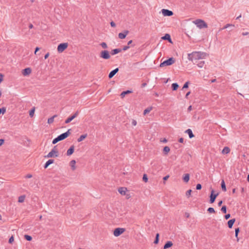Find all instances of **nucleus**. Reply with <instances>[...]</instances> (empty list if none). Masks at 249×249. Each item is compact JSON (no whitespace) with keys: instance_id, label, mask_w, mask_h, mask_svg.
Here are the masks:
<instances>
[{"instance_id":"1","label":"nucleus","mask_w":249,"mask_h":249,"mask_svg":"<svg viewBox=\"0 0 249 249\" xmlns=\"http://www.w3.org/2000/svg\"><path fill=\"white\" fill-rule=\"evenodd\" d=\"M207 54L205 53L195 52L188 54V59L192 61H196L205 59Z\"/></svg>"},{"instance_id":"2","label":"nucleus","mask_w":249,"mask_h":249,"mask_svg":"<svg viewBox=\"0 0 249 249\" xmlns=\"http://www.w3.org/2000/svg\"><path fill=\"white\" fill-rule=\"evenodd\" d=\"M118 191L120 195L125 196L126 199H129L131 197L129 190L127 188L124 187H121L118 189Z\"/></svg>"},{"instance_id":"3","label":"nucleus","mask_w":249,"mask_h":249,"mask_svg":"<svg viewBox=\"0 0 249 249\" xmlns=\"http://www.w3.org/2000/svg\"><path fill=\"white\" fill-rule=\"evenodd\" d=\"M70 129H69L66 132L64 133L61 134L60 135L58 136L57 138L53 140L52 143L53 144H55L59 141L63 140L67 138L70 135Z\"/></svg>"},{"instance_id":"4","label":"nucleus","mask_w":249,"mask_h":249,"mask_svg":"<svg viewBox=\"0 0 249 249\" xmlns=\"http://www.w3.org/2000/svg\"><path fill=\"white\" fill-rule=\"evenodd\" d=\"M193 23L199 29L207 28V23L203 20L198 19L193 21Z\"/></svg>"},{"instance_id":"5","label":"nucleus","mask_w":249,"mask_h":249,"mask_svg":"<svg viewBox=\"0 0 249 249\" xmlns=\"http://www.w3.org/2000/svg\"><path fill=\"white\" fill-rule=\"evenodd\" d=\"M69 46L68 42H64L59 44L57 47V51L58 53H62Z\"/></svg>"},{"instance_id":"6","label":"nucleus","mask_w":249,"mask_h":249,"mask_svg":"<svg viewBox=\"0 0 249 249\" xmlns=\"http://www.w3.org/2000/svg\"><path fill=\"white\" fill-rule=\"evenodd\" d=\"M175 62V59L173 57H171L168 60H165L163 62L161 63L160 65V67L162 68L166 66H170L173 64Z\"/></svg>"},{"instance_id":"7","label":"nucleus","mask_w":249,"mask_h":249,"mask_svg":"<svg viewBox=\"0 0 249 249\" xmlns=\"http://www.w3.org/2000/svg\"><path fill=\"white\" fill-rule=\"evenodd\" d=\"M125 231V229L124 228H117L113 231V234L115 237H118L123 234Z\"/></svg>"},{"instance_id":"8","label":"nucleus","mask_w":249,"mask_h":249,"mask_svg":"<svg viewBox=\"0 0 249 249\" xmlns=\"http://www.w3.org/2000/svg\"><path fill=\"white\" fill-rule=\"evenodd\" d=\"M58 156V151L55 147H54L46 156V158H50L53 157H57Z\"/></svg>"},{"instance_id":"9","label":"nucleus","mask_w":249,"mask_h":249,"mask_svg":"<svg viewBox=\"0 0 249 249\" xmlns=\"http://www.w3.org/2000/svg\"><path fill=\"white\" fill-rule=\"evenodd\" d=\"M100 57L104 59H108L110 58V55L108 51L103 50L100 52Z\"/></svg>"},{"instance_id":"10","label":"nucleus","mask_w":249,"mask_h":249,"mask_svg":"<svg viewBox=\"0 0 249 249\" xmlns=\"http://www.w3.org/2000/svg\"><path fill=\"white\" fill-rule=\"evenodd\" d=\"M161 12L164 17H170L173 15V12L168 9H162L161 10Z\"/></svg>"},{"instance_id":"11","label":"nucleus","mask_w":249,"mask_h":249,"mask_svg":"<svg viewBox=\"0 0 249 249\" xmlns=\"http://www.w3.org/2000/svg\"><path fill=\"white\" fill-rule=\"evenodd\" d=\"M32 72V70L30 68H26L24 70H22L21 71V73L23 76H28Z\"/></svg>"},{"instance_id":"12","label":"nucleus","mask_w":249,"mask_h":249,"mask_svg":"<svg viewBox=\"0 0 249 249\" xmlns=\"http://www.w3.org/2000/svg\"><path fill=\"white\" fill-rule=\"evenodd\" d=\"M78 115V112H76L75 113H74L72 115L67 118L65 120V123L68 124L70 123L73 119H74L75 118H76Z\"/></svg>"},{"instance_id":"13","label":"nucleus","mask_w":249,"mask_h":249,"mask_svg":"<svg viewBox=\"0 0 249 249\" xmlns=\"http://www.w3.org/2000/svg\"><path fill=\"white\" fill-rule=\"evenodd\" d=\"M214 190H212L211 196H210V203H213L214 202L216 197L218 195V194H214Z\"/></svg>"},{"instance_id":"14","label":"nucleus","mask_w":249,"mask_h":249,"mask_svg":"<svg viewBox=\"0 0 249 249\" xmlns=\"http://www.w3.org/2000/svg\"><path fill=\"white\" fill-rule=\"evenodd\" d=\"M128 31L125 30L123 33H120L118 34V37L120 39H124L126 37V36L128 34Z\"/></svg>"},{"instance_id":"15","label":"nucleus","mask_w":249,"mask_h":249,"mask_svg":"<svg viewBox=\"0 0 249 249\" xmlns=\"http://www.w3.org/2000/svg\"><path fill=\"white\" fill-rule=\"evenodd\" d=\"M69 165L71 167V170L73 171L76 169V161L75 160H71L69 163Z\"/></svg>"},{"instance_id":"16","label":"nucleus","mask_w":249,"mask_h":249,"mask_svg":"<svg viewBox=\"0 0 249 249\" xmlns=\"http://www.w3.org/2000/svg\"><path fill=\"white\" fill-rule=\"evenodd\" d=\"M74 150V145H71L70 148L67 150V156H71L72 155Z\"/></svg>"},{"instance_id":"17","label":"nucleus","mask_w":249,"mask_h":249,"mask_svg":"<svg viewBox=\"0 0 249 249\" xmlns=\"http://www.w3.org/2000/svg\"><path fill=\"white\" fill-rule=\"evenodd\" d=\"M230 148L229 147L226 146L224 147L221 152L222 154H228L230 152Z\"/></svg>"},{"instance_id":"18","label":"nucleus","mask_w":249,"mask_h":249,"mask_svg":"<svg viewBox=\"0 0 249 249\" xmlns=\"http://www.w3.org/2000/svg\"><path fill=\"white\" fill-rule=\"evenodd\" d=\"M119 69L118 68H116L114 69V70L112 71L108 75V77L109 78H111L113 77V76L118 71Z\"/></svg>"},{"instance_id":"19","label":"nucleus","mask_w":249,"mask_h":249,"mask_svg":"<svg viewBox=\"0 0 249 249\" xmlns=\"http://www.w3.org/2000/svg\"><path fill=\"white\" fill-rule=\"evenodd\" d=\"M173 244L172 241H167L165 244L164 245L163 249H167L170 247H171L173 246Z\"/></svg>"},{"instance_id":"20","label":"nucleus","mask_w":249,"mask_h":249,"mask_svg":"<svg viewBox=\"0 0 249 249\" xmlns=\"http://www.w3.org/2000/svg\"><path fill=\"white\" fill-rule=\"evenodd\" d=\"M190 179V175L189 174H185L183 175V181L187 183Z\"/></svg>"},{"instance_id":"21","label":"nucleus","mask_w":249,"mask_h":249,"mask_svg":"<svg viewBox=\"0 0 249 249\" xmlns=\"http://www.w3.org/2000/svg\"><path fill=\"white\" fill-rule=\"evenodd\" d=\"M161 39L163 40H168L170 43H172V40L171 39V37L170 35L166 34L165 35L161 37Z\"/></svg>"},{"instance_id":"22","label":"nucleus","mask_w":249,"mask_h":249,"mask_svg":"<svg viewBox=\"0 0 249 249\" xmlns=\"http://www.w3.org/2000/svg\"><path fill=\"white\" fill-rule=\"evenodd\" d=\"M170 151V148L169 146H166L163 149V153L165 155H167Z\"/></svg>"},{"instance_id":"23","label":"nucleus","mask_w":249,"mask_h":249,"mask_svg":"<svg viewBox=\"0 0 249 249\" xmlns=\"http://www.w3.org/2000/svg\"><path fill=\"white\" fill-rule=\"evenodd\" d=\"M235 221V219L234 218H233V219H231L228 222V227L229 228H231L232 227V226H233V224L234 223Z\"/></svg>"},{"instance_id":"24","label":"nucleus","mask_w":249,"mask_h":249,"mask_svg":"<svg viewBox=\"0 0 249 249\" xmlns=\"http://www.w3.org/2000/svg\"><path fill=\"white\" fill-rule=\"evenodd\" d=\"M185 133L188 134L190 138H192L194 137V135L193 134L191 129H188L185 131Z\"/></svg>"},{"instance_id":"25","label":"nucleus","mask_w":249,"mask_h":249,"mask_svg":"<svg viewBox=\"0 0 249 249\" xmlns=\"http://www.w3.org/2000/svg\"><path fill=\"white\" fill-rule=\"evenodd\" d=\"M122 51L120 49H115L111 51V53L112 55H115L120 53Z\"/></svg>"},{"instance_id":"26","label":"nucleus","mask_w":249,"mask_h":249,"mask_svg":"<svg viewBox=\"0 0 249 249\" xmlns=\"http://www.w3.org/2000/svg\"><path fill=\"white\" fill-rule=\"evenodd\" d=\"M26 198L25 195H22L18 197V202L19 203H22L24 201Z\"/></svg>"},{"instance_id":"27","label":"nucleus","mask_w":249,"mask_h":249,"mask_svg":"<svg viewBox=\"0 0 249 249\" xmlns=\"http://www.w3.org/2000/svg\"><path fill=\"white\" fill-rule=\"evenodd\" d=\"M87 137V134L82 135L78 138V139H77V141L78 142H81L83 141Z\"/></svg>"},{"instance_id":"28","label":"nucleus","mask_w":249,"mask_h":249,"mask_svg":"<svg viewBox=\"0 0 249 249\" xmlns=\"http://www.w3.org/2000/svg\"><path fill=\"white\" fill-rule=\"evenodd\" d=\"M53 162H54V160H48L46 162V163L45 164L44 168L45 169L47 168L51 164L53 163Z\"/></svg>"},{"instance_id":"29","label":"nucleus","mask_w":249,"mask_h":249,"mask_svg":"<svg viewBox=\"0 0 249 249\" xmlns=\"http://www.w3.org/2000/svg\"><path fill=\"white\" fill-rule=\"evenodd\" d=\"M153 109L152 107H149L146 109H145L143 111V115H145L146 114L149 113Z\"/></svg>"},{"instance_id":"30","label":"nucleus","mask_w":249,"mask_h":249,"mask_svg":"<svg viewBox=\"0 0 249 249\" xmlns=\"http://www.w3.org/2000/svg\"><path fill=\"white\" fill-rule=\"evenodd\" d=\"M56 116H57V115H53V117H51V118H49V119H48V121H47L48 123L49 124H52V123L54 122V118H55Z\"/></svg>"},{"instance_id":"31","label":"nucleus","mask_w":249,"mask_h":249,"mask_svg":"<svg viewBox=\"0 0 249 249\" xmlns=\"http://www.w3.org/2000/svg\"><path fill=\"white\" fill-rule=\"evenodd\" d=\"M131 93V91L130 90H126V91H123V92L121 93L120 96L121 97V98H124L125 95L127 94H128V93Z\"/></svg>"},{"instance_id":"32","label":"nucleus","mask_w":249,"mask_h":249,"mask_svg":"<svg viewBox=\"0 0 249 249\" xmlns=\"http://www.w3.org/2000/svg\"><path fill=\"white\" fill-rule=\"evenodd\" d=\"M172 88L173 90H176L178 88V85L177 83H173L172 84Z\"/></svg>"},{"instance_id":"33","label":"nucleus","mask_w":249,"mask_h":249,"mask_svg":"<svg viewBox=\"0 0 249 249\" xmlns=\"http://www.w3.org/2000/svg\"><path fill=\"white\" fill-rule=\"evenodd\" d=\"M35 112V108H33L30 111H29V115L31 117H33L34 116Z\"/></svg>"},{"instance_id":"34","label":"nucleus","mask_w":249,"mask_h":249,"mask_svg":"<svg viewBox=\"0 0 249 249\" xmlns=\"http://www.w3.org/2000/svg\"><path fill=\"white\" fill-rule=\"evenodd\" d=\"M221 188L224 191H226V187L224 181L223 180L221 182Z\"/></svg>"},{"instance_id":"35","label":"nucleus","mask_w":249,"mask_h":249,"mask_svg":"<svg viewBox=\"0 0 249 249\" xmlns=\"http://www.w3.org/2000/svg\"><path fill=\"white\" fill-rule=\"evenodd\" d=\"M240 230H239V228H236L235 230V237H236L237 238V241H239V239L238 238V233L239 232Z\"/></svg>"},{"instance_id":"36","label":"nucleus","mask_w":249,"mask_h":249,"mask_svg":"<svg viewBox=\"0 0 249 249\" xmlns=\"http://www.w3.org/2000/svg\"><path fill=\"white\" fill-rule=\"evenodd\" d=\"M205 64L204 61H200L198 64H197V65L199 68H202L204 66V65Z\"/></svg>"},{"instance_id":"37","label":"nucleus","mask_w":249,"mask_h":249,"mask_svg":"<svg viewBox=\"0 0 249 249\" xmlns=\"http://www.w3.org/2000/svg\"><path fill=\"white\" fill-rule=\"evenodd\" d=\"M159 234L157 233L156 236V239L154 241V243L156 244H157L159 243Z\"/></svg>"},{"instance_id":"38","label":"nucleus","mask_w":249,"mask_h":249,"mask_svg":"<svg viewBox=\"0 0 249 249\" xmlns=\"http://www.w3.org/2000/svg\"><path fill=\"white\" fill-rule=\"evenodd\" d=\"M191 193H192V190H188L186 192V196L189 198L191 195Z\"/></svg>"},{"instance_id":"39","label":"nucleus","mask_w":249,"mask_h":249,"mask_svg":"<svg viewBox=\"0 0 249 249\" xmlns=\"http://www.w3.org/2000/svg\"><path fill=\"white\" fill-rule=\"evenodd\" d=\"M148 178L146 174H144L142 177V180L144 182H147L148 181Z\"/></svg>"},{"instance_id":"40","label":"nucleus","mask_w":249,"mask_h":249,"mask_svg":"<svg viewBox=\"0 0 249 249\" xmlns=\"http://www.w3.org/2000/svg\"><path fill=\"white\" fill-rule=\"evenodd\" d=\"M100 45L103 49H107V45L106 43L105 42H102L100 44Z\"/></svg>"},{"instance_id":"41","label":"nucleus","mask_w":249,"mask_h":249,"mask_svg":"<svg viewBox=\"0 0 249 249\" xmlns=\"http://www.w3.org/2000/svg\"><path fill=\"white\" fill-rule=\"evenodd\" d=\"M221 211L224 213H226L227 212V208L226 206H223L221 209Z\"/></svg>"},{"instance_id":"42","label":"nucleus","mask_w":249,"mask_h":249,"mask_svg":"<svg viewBox=\"0 0 249 249\" xmlns=\"http://www.w3.org/2000/svg\"><path fill=\"white\" fill-rule=\"evenodd\" d=\"M24 238L27 240V241H31L32 239V237L28 235H25Z\"/></svg>"},{"instance_id":"43","label":"nucleus","mask_w":249,"mask_h":249,"mask_svg":"<svg viewBox=\"0 0 249 249\" xmlns=\"http://www.w3.org/2000/svg\"><path fill=\"white\" fill-rule=\"evenodd\" d=\"M6 112V108L5 107H1L0 108V114H4V113Z\"/></svg>"},{"instance_id":"44","label":"nucleus","mask_w":249,"mask_h":249,"mask_svg":"<svg viewBox=\"0 0 249 249\" xmlns=\"http://www.w3.org/2000/svg\"><path fill=\"white\" fill-rule=\"evenodd\" d=\"M208 211L210 213H215V210L213 208H209L208 209Z\"/></svg>"},{"instance_id":"45","label":"nucleus","mask_w":249,"mask_h":249,"mask_svg":"<svg viewBox=\"0 0 249 249\" xmlns=\"http://www.w3.org/2000/svg\"><path fill=\"white\" fill-rule=\"evenodd\" d=\"M131 124L133 126H136L137 124V122L135 120L132 119L131 121Z\"/></svg>"},{"instance_id":"46","label":"nucleus","mask_w":249,"mask_h":249,"mask_svg":"<svg viewBox=\"0 0 249 249\" xmlns=\"http://www.w3.org/2000/svg\"><path fill=\"white\" fill-rule=\"evenodd\" d=\"M14 241V236L12 235L9 239V243H12V242H13Z\"/></svg>"},{"instance_id":"47","label":"nucleus","mask_w":249,"mask_h":249,"mask_svg":"<svg viewBox=\"0 0 249 249\" xmlns=\"http://www.w3.org/2000/svg\"><path fill=\"white\" fill-rule=\"evenodd\" d=\"M130 48L129 45L124 46L123 47V50L125 51L128 50Z\"/></svg>"},{"instance_id":"48","label":"nucleus","mask_w":249,"mask_h":249,"mask_svg":"<svg viewBox=\"0 0 249 249\" xmlns=\"http://www.w3.org/2000/svg\"><path fill=\"white\" fill-rule=\"evenodd\" d=\"M160 142L162 143H166L167 142V140L165 138H163L160 139Z\"/></svg>"},{"instance_id":"49","label":"nucleus","mask_w":249,"mask_h":249,"mask_svg":"<svg viewBox=\"0 0 249 249\" xmlns=\"http://www.w3.org/2000/svg\"><path fill=\"white\" fill-rule=\"evenodd\" d=\"M197 190H200L201 189V185L200 184H197L196 186Z\"/></svg>"},{"instance_id":"50","label":"nucleus","mask_w":249,"mask_h":249,"mask_svg":"<svg viewBox=\"0 0 249 249\" xmlns=\"http://www.w3.org/2000/svg\"><path fill=\"white\" fill-rule=\"evenodd\" d=\"M188 84H189V82H186L183 87V89H186V88H187L188 87Z\"/></svg>"},{"instance_id":"51","label":"nucleus","mask_w":249,"mask_h":249,"mask_svg":"<svg viewBox=\"0 0 249 249\" xmlns=\"http://www.w3.org/2000/svg\"><path fill=\"white\" fill-rule=\"evenodd\" d=\"M3 80V75L0 73V84Z\"/></svg>"},{"instance_id":"52","label":"nucleus","mask_w":249,"mask_h":249,"mask_svg":"<svg viewBox=\"0 0 249 249\" xmlns=\"http://www.w3.org/2000/svg\"><path fill=\"white\" fill-rule=\"evenodd\" d=\"M169 178V175H167V176H165L164 177H163V180L164 181H166V180H167Z\"/></svg>"},{"instance_id":"53","label":"nucleus","mask_w":249,"mask_h":249,"mask_svg":"<svg viewBox=\"0 0 249 249\" xmlns=\"http://www.w3.org/2000/svg\"><path fill=\"white\" fill-rule=\"evenodd\" d=\"M110 25H111V27H115L116 26V24L115 23V22H113V21H111V22H110Z\"/></svg>"},{"instance_id":"54","label":"nucleus","mask_w":249,"mask_h":249,"mask_svg":"<svg viewBox=\"0 0 249 249\" xmlns=\"http://www.w3.org/2000/svg\"><path fill=\"white\" fill-rule=\"evenodd\" d=\"M4 142V140L1 139H0V146H1Z\"/></svg>"},{"instance_id":"55","label":"nucleus","mask_w":249,"mask_h":249,"mask_svg":"<svg viewBox=\"0 0 249 249\" xmlns=\"http://www.w3.org/2000/svg\"><path fill=\"white\" fill-rule=\"evenodd\" d=\"M230 216H231V215H230V214L229 213V214L225 215V218L226 219H228L230 217Z\"/></svg>"},{"instance_id":"56","label":"nucleus","mask_w":249,"mask_h":249,"mask_svg":"<svg viewBox=\"0 0 249 249\" xmlns=\"http://www.w3.org/2000/svg\"><path fill=\"white\" fill-rule=\"evenodd\" d=\"M50 53H47L44 56V58L46 59L49 56Z\"/></svg>"},{"instance_id":"57","label":"nucleus","mask_w":249,"mask_h":249,"mask_svg":"<svg viewBox=\"0 0 249 249\" xmlns=\"http://www.w3.org/2000/svg\"><path fill=\"white\" fill-rule=\"evenodd\" d=\"M184 142V139L182 138H181L179 139V142L180 143H183Z\"/></svg>"},{"instance_id":"58","label":"nucleus","mask_w":249,"mask_h":249,"mask_svg":"<svg viewBox=\"0 0 249 249\" xmlns=\"http://www.w3.org/2000/svg\"><path fill=\"white\" fill-rule=\"evenodd\" d=\"M39 48L36 47L35 51V54H36V52L39 50Z\"/></svg>"},{"instance_id":"59","label":"nucleus","mask_w":249,"mask_h":249,"mask_svg":"<svg viewBox=\"0 0 249 249\" xmlns=\"http://www.w3.org/2000/svg\"><path fill=\"white\" fill-rule=\"evenodd\" d=\"M192 109V106H190L188 108V111H191Z\"/></svg>"},{"instance_id":"60","label":"nucleus","mask_w":249,"mask_h":249,"mask_svg":"<svg viewBox=\"0 0 249 249\" xmlns=\"http://www.w3.org/2000/svg\"><path fill=\"white\" fill-rule=\"evenodd\" d=\"M222 203H223V202H222V200H221L220 201H219V202H218V206H220L222 205Z\"/></svg>"},{"instance_id":"61","label":"nucleus","mask_w":249,"mask_h":249,"mask_svg":"<svg viewBox=\"0 0 249 249\" xmlns=\"http://www.w3.org/2000/svg\"><path fill=\"white\" fill-rule=\"evenodd\" d=\"M190 93H191V92H190V91H189V92H188L186 93V96H185L186 98H187V97H188V96H189V95L190 94Z\"/></svg>"},{"instance_id":"62","label":"nucleus","mask_w":249,"mask_h":249,"mask_svg":"<svg viewBox=\"0 0 249 249\" xmlns=\"http://www.w3.org/2000/svg\"><path fill=\"white\" fill-rule=\"evenodd\" d=\"M231 26V24H227V25L225 26V27H224V28H228V27H230V26Z\"/></svg>"},{"instance_id":"63","label":"nucleus","mask_w":249,"mask_h":249,"mask_svg":"<svg viewBox=\"0 0 249 249\" xmlns=\"http://www.w3.org/2000/svg\"><path fill=\"white\" fill-rule=\"evenodd\" d=\"M132 42V40H129L128 43H127V45L129 46L130 44H131Z\"/></svg>"},{"instance_id":"64","label":"nucleus","mask_w":249,"mask_h":249,"mask_svg":"<svg viewBox=\"0 0 249 249\" xmlns=\"http://www.w3.org/2000/svg\"><path fill=\"white\" fill-rule=\"evenodd\" d=\"M32 175H31V174H29V175H28L27 176V178H32Z\"/></svg>"}]
</instances>
